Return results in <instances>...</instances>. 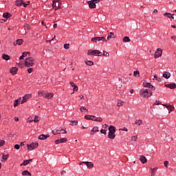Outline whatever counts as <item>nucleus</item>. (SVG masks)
<instances>
[{
  "mask_svg": "<svg viewBox=\"0 0 176 176\" xmlns=\"http://www.w3.org/2000/svg\"><path fill=\"white\" fill-rule=\"evenodd\" d=\"M165 87H168V89H170V90H173L176 88V84L175 82L166 84L165 85Z\"/></svg>",
  "mask_w": 176,
  "mask_h": 176,
  "instance_id": "obj_12",
  "label": "nucleus"
},
{
  "mask_svg": "<svg viewBox=\"0 0 176 176\" xmlns=\"http://www.w3.org/2000/svg\"><path fill=\"white\" fill-rule=\"evenodd\" d=\"M64 49H69V44H64Z\"/></svg>",
  "mask_w": 176,
  "mask_h": 176,
  "instance_id": "obj_57",
  "label": "nucleus"
},
{
  "mask_svg": "<svg viewBox=\"0 0 176 176\" xmlns=\"http://www.w3.org/2000/svg\"><path fill=\"white\" fill-rule=\"evenodd\" d=\"M164 164L165 167H168V161H165L164 162Z\"/></svg>",
  "mask_w": 176,
  "mask_h": 176,
  "instance_id": "obj_60",
  "label": "nucleus"
},
{
  "mask_svg": "<svg viewBox=\"0 0 176 176\" xmlns=\"http://www.w3.org/2000/svg\"><path fill=\"white\" fill-rule=\"evenodd\" d=\"M133 76H136V78H140V71L135 70L133 72Z\"/></svg>",
  "mask_w": 176,
  "mask_h": 176,
  "instance_id": "obj_37",
  "label": "nucleus"
},
{
  "mask_svg": "<svg viewBox=\"0 0 176 176\" xmlns=\"http://www.w3.org/2000/svg\"><path fill=\"white\" fill-rule=\"evenodd\" d=\"M124 104V102H123L122 100H118V102L117 103V107H122Z\"/></svg>",
  "mask_w": 176,
  "mask_h": 176,
  "instance_id": "obj_41",
  "label": "nucleus"
},
{
  "mask_svg": "<svg viewBox=\"0 0 176 176\" xmlns=\"http://www.w3.org/2000/svg\"><path fill=\"white\" fill-rule=\"evenodd\" d=\"M2 58H3V60H6V61H8V60H10V56H9V55L3 54L2 55Z\"/></svg>",
  "mask_w": 176,
  "mask_h": 176,
  "instance_id": "obj_24",
  "label": "nucleus"
},
{
  "mask_svg": "<svg viewBox=\"0 0 176 176\" xmlns=\"http://www.w3.org/2000/svg\"><path fill=\"white\" fill-rule=\"evenodd\" d=\"M10 71L12 75H16V74H17V71H19V69L16 67H13Z\"/></svg>",
  "mask_w": 176,
  "mask_h": 176,
  "instance_id": "obj_13",
  "label": "nucleus"
},
{
  "mask_svg": "<svg viewBox=\"0 0 176 176\" xmlns=\"http://www.w3.org/2000/svg\"><path fill=\"white\" fill-rule=\"evenodd\" d=\"M25 67L30 68V67H34V58L28 57L26 58L24 62Z\"/></svg>",
  "mask_w": 176,
  "mask_h": 176,
  "instance_id": "obj_2",
  "label": "nucleus"
},
{
  "mask_svg": "<svg viewBox=\"0 0 176 176\" xmlns=\"http://www.w3.org/2000/svg\"><path fill=\"white\" fill-rule=\"evenodd\" d=\"M157 170V168H151V176L155 175Z\"/></svg>",
  "mask_w": 176,
  "mask_h": 176,
  "instance_id": "obj_33",
  "label": "nucleus"
},
{
  "mask_svg": "<svg viewBox=\"0 0 176 176\" xmlns=\"http://www.w3.org/2000/svg\"><path fill=\"white\" fill-rule=\"evenodd\" d=\"M87 3L89 5V9H96V8H97V5L96 3L93 2L92 0L88 1Z\"/></svg>",
  "mask_w": 176,
  "mask_h": 176,
  "instance_id": "obj_10",
  "label": "nucleus"
},
{
  "mask_svg": "<svg viewBox=\"0 0 176 176\" xmlns=\"http://www.w3.org/2000/svg\"><path fill=\"white\" fill-rule=\"evenodd\" d=\"M163 54V50L160 48H157L156 52H155L154 57L155 58H159V57H162Z\"/></svg>",
  "mask_w": 176,
  "mask_h": 176,
  "instance_id": "obj_7",
  "label": "nucleus"
},
{
  "mask_svg": "<svg viewBox=\"0 0 176 176\" xmlns=\"http://www.w3.org/2000/svg\"><path fill=\"white\" fill-rule=\"evenodd\" d=\"M5 145V140H0V148Z\"/></svg>",
  "mask_w": 176,
  "mask_h": 176,
  "instance_id": "obj_49",
  "label": "nucleus"
},
{
  "mask_svg": "<svg viewBox=\"0 0 176 176\" xmlns=\"http://www.w3.org/2000/svg\"><path fill=\"white\" fill-rule=\"evenodd\" d=\"M32 71H34V68H29V69H28V74H32Z\"/></svg>",
  "mask_w": 176,
  "mask_h": 176,
  "instance_id": "obj_53",
  "label": "nucleus"
},
{
  "mask_svg": "<svg viewBox=\"0 0 176 176\" xmlns=\"http://www.w3.org/2000/svg\"><path fill=\"white\" fill-rule=\"evenodd\" d=\"M49 137H50V135L47 134H41L38 137V140H47V138H49Z\"/></svg>",
  "mask_w": 176,
  "mask_h": 176,
  "instance_id": "obj_11",
  "label": "nucleus"
},
{
  "mask_svg": "<svg viewBox=\"0 0 176 176\" xmlns=\"http://www.w3.org/2000/svg\"><path fill=\"white\" fill-rule=\"evenodd\" d=\"M67 141H68V140L66 138H63L55 140V144L56 145H58V144H63L64 142H67Z\"/></svg>",
  "mask_w": 176,
  "mask_h": 176,
  "instance_id": "obj_8",
  "label": "nucleus"
},
{
  "mask_svg": "<svg viewBox=\"0 0 176 176\" xmlns=\"http://www.w3.org/2000/svg\"><path fill=\"white\" fill-rule=\"evenodd\" d=\"M99 41L100 42H107V38H105V37L104 36H100V37H99Z\"/></svg>",
  "mask_w": 176,
  "mask_h": 176,
  "instance_id": "obj_40",
  "label": "nucleus"
},
{
  "mask_svg": "<svg viewBox=\"0 0 176 176\" xmlns=\"http://www.w3.org/2000/svg\"><path fill=\"white\" fill-rule=\"evenodd\" d=\"M91 41V42H100V37H93Z\"/></svg>",
  "mask_w": 176,
  "mask_h": 176,
  "instance_id": "obj_35",
  "label": "nucleus"
},
{
  "mask_svg": "<svg viewBox=\"0 0 176 176\" xmlns=\"http://www.w3.org/2000/svg\"><path fill=\"white\" fill-rule=\"evenodd\" d=\"M93 116L91 115H86L85 116V119H86L87 120H93L92 118Z\"/></svg>",
  "mask_w": 176,
  "mask_h": 176,
  "instance_id": "obj_38",
  "label": "nucleus"
},
{
  "mask_svg": "<svg viewBox=\"0 0 176 176\" xmlns=\"http://www.w3.org/2000/svg\"><path fill=\"white\" fill-rule=\"evenodd\" d=\"M52 8H55V10H57L58 9H60V8H61V1L58 0H54L52 1Z\"/></svg>",
  "mask_w": 176,
  "mask_h": 176,
  "instance_id": "obj_6",
  "label": "nucleus"
},
{
  "mask_svg": "<svg viewBox=\"0 0 176 176\" xmlns=\"http://www.w3.org/2000/svg\"><path fill=\"white\" fill-rule=\"evenodd\" d=\"M54 38H56V36H54V38H52L51 40H46V42L48 43H50V42H52V41H54Z\"/></svg>",
  "mask_w": 176,
  "mask_h": 176,
  "instance_id": "obj_58",
  "label": "nucleus"
},
{
  "mask_svg": "<svg viewBox=\"0 0 176 176\" xmlns=\"http://www.w3.org/2000/svg\"><path fill=\"white\" fill-rule=\"evenodd\" d=\"M28 164H30V163L28 162V161L27 160H24L22 164H21V166H28Z\"/></svg>",
  "mask_w": 176,
  "mask_h": 176,
  "instance_id": "obj_43",
  "label": "nucleus"
},
{
  "mask_svg": "<svg viewBox=\"0 0 176 176\" xmlns=\"http://www.w3.org/2000/svg\"><path fill=\"white\" fill-rule=\"evenodd\" d=\"M133 124H137L138 126H141L142 124V120H136Z\"/></svg>",
  "mask_w": 176,
  "mask_h": 176,
  "instance_id": "obj_25",
  "label": "nucleus"
},
{
  "mask_svg": "<svg viewBox=\"0 0 176 176\" xmlns=\"http://www.w3.org/2000/svg\"><path fill=\"white\" fill-rule=\"evenodd\" d=\"M14 149H16V150L20 149V145L19 144H15L14 145Z\"/></svg>",
  "mask_w": 176,
  "mask_h": 176,
  "instance_id": "obj_56",
  "label": "nucleus"
},
{
  "mask_svg": "<svg viewBox=\"0 0 176 176\" xmlns=\"http://www.w3.org/2000/svg\"><path fill=\"white\" fill-rule=\"evenodd\" d=\"M3 19H10V17H12V14L9 13V12H4L3 14Z\"/></svg>",
  "mask_w": 176,
  "mask_h": 176,
  "instance_id": "obj_18",
  "label": "nucleus"
},
{
  "mask_svg": "<svg viewBox=\"0 0 176 176\" xmlns=\"http://www.w3.org/2000/svg\"><path fill=\"white\" fill-rule=\"evenodd\" d=\"M27 54H30L29 52H24L23 54L19 57V60H23L24 57H27Z\"/></svg>",
  "mask_w": 176,
  "mask_h": 176,
  "instance_id": "obj_22",
  "label": "nucleus"
},
{
  "mask_svg": "<svg viewBox=\"0 0 176 176\" xmlns=\"http://www.w3.org/2000/svg\"><path fill=\"white\" fill-rule=\"evenodd\" d=\"M55 130L58 134H61V131H63V128L61 127L56 128Z\"/></svg>",
  "mask_w": 176,
  "mask_h": 176,
  "instance_id": "obj_42",
  "label": "nucleus"
},
{
  "mask_svg": "<svg viewBox=\"0 0 176 176\" xmlns=\"http://www.w3.org/2000/svg\"><path fill=\"white\" fill-rule=\"evenodd\" d=\"M100 1L101 0H92V1L96 4V3H99Z\"/></svg>",
  "mask_w": 176,
  "mask_h": 176,
  "instance_id": "obj_63",
  "label": "nucleus"
},
{
  "mask_svg": "<svg viewBox=\"0 0 176 176\" xmlns=\"http://www.w3.org/2000/svg\"><path fill=\"white\" fill-rule=\"evenodd\" d=\"M123 42H130V37L129 36L124 37Z\"/></svg>",
  "mask_w": 176,
  "mask_h": 176,
  "instance_id": "obj_44",
  "label": "nucleus"
},
{
  "mask_svg": "<svg viewBox=\"0 0 176 176\" xmlns=\"http://www.w3.org/2000/svg\"><path fill=\"white\" fill-rule=\"evenodd\" d=\"M94 122H102V118L101 117H96V119H92Z\"/></svg>",
  "mask_w": 176,
  "mask_h": 176,
  "instance_id": "obj_39",
  "label": "nucleus"
},
{
  "mask_svg": "<svg viewBox=\"0 0 176 176\" xmlns=\"http://www.w3.org/2000/svg\"><path fill=\"white\" fill-rule=\"evenodd\" d=\"M69 124V126H76L78 124V120H72Z\"/></svg>",
  "mask_w": 176,
  "mask_h": 176,
  "instance_id": "obj_29",
  "label": "nucleus"
},
{
  "mask_svg": "<svg viewBox=\"0 0 176 176\" xmlns=\"http://www.w3.org/2000/svg\"><path fill=\"white\" fill-rule=\"evenodd\" d=\"M87 168H93L94 167V164L92 162H87Z\"/></svg>",
  "mask_w": 176,
  "mask_h": 176,
  "instance_id": "obj_30",
  "label": "nucleus"
},
{
  "mask_svg": "<svg viewBox=\"0 0 176 176\" xmlns=\"http://www.w3.org/2000/svg\"><path fill=\"white\" fill-rule=\"evenodd\" d=\"M163 78H165V79H170V77L171 76V74H170V72H165L163 74H162Z\"/></svg>",
  "mask_w": 176,
  "mask_h": 176,
  "instance_id": "obj_16",
  "label": "nucleus"
},
{
  "mask_svg": "<svg viewBox=\"0 0 176 176\" xmlns=\"http://www.w3.org/2000/svg\"><path fill=\"white\" fill-rule=\"evenodd\" d=\"M164 107H166L168 109V111H169V113L174 109V107L170 105V104H163Z\"/></svg>",
  "mask_w": 176,
  "mask_h": 176,
  "instance_id": "obj_20",
  "label": "nucleus"
},
{
  "mask_svg": "<svg viewBox=\"0 0 176 176\" xmlns=\"http://www.w3.org/2000/svg\"><path fill=\"white\" fill-rule=\"evenodd\" d=\"M61 134H67V130L63 129L62 131L60 132Z\"/></svg>",
  "mask_w": 176,
  "mask_h": 176,
  "instance_id": "obj_59",
  "label": "nucleus"
},
{
  "mask_svg": "<svg viewBox=\"0 0 176 176\" xmlns=\"http://www.w3.org/2000/svg\"><path fill=\"white\" fill-rule=\"evenodd\" d=\"M107 131H108V130H107V129H101L100 130L101 134H104V135H105V134H107Z\"/></svg>",
  "mask_w": 176,
  "mask_h": 176,
  "instance_id": "obj_48",
  "label": "nucleus"
},
{
  "mask_svg": "<svg viewBox=\"0 0 176 176\" xmlns=\"http://www.w3.org/2000/svg\"><path fill=\"white\" fill-rule=\"evenodd\" d=\"M154 104H155V105H160V104H162V102L159 101V100H155Z\"/></svg>",
  "mask_w": 176,
  "mask_h": 176,
  "instance_id": "obj_51",
  "label": "nucleus"
},
{
  "mask_svg": "<svg viewBox=\"0 0 176 176\" xmlns=\"http://www.w3.org/2000/svg\"><path fill=\"white\" fill-rule=\"evenodd\" d=\"M140 94L141 97H143L144 98H149V90L147 89H142L140 91Z\"/></svg>",
  "mask_w": 176,
  "mask_h": 176,
  "instance_id": "obj_4",
  "label": "nucleus"
},
{
  "mask_svg": "<svg viewBox=\"0 0 176 176\" xmlns=\"http://www.w3.org/2000/svg\"><path fill=\"white\" fill-rule=\"evenodd\" d=\"M80 111V112H89V110L85 107H81Z\"/></svg>",
  "mask_w": 176,
  "mask_h": 176,
  "instance_id": "obj_36",
  "label": "nucleus"
},
{
  "mask_svg": "<svg viewBox=\"0 0 176 176\" xmlns=\"http://www.w3.org/2000/svg\"><path fill=\"white\" fill-rule=\"evenodd\" d=\"M103 56H104V57H109V53L107 51H103Z\"/></svg>",
  "mask_w": 176,
  "mask_h": 176,
  "instance_id": "obj_47",
  "label": "nucleus"
},
{
  "mask_svg": "<svg viewBox=\"0 0 176 176\" xmlns=\"http://www.w3.org/2000/svg\"><path fill=\"white\" fill-rule=\"evenodd\" d=\"M16 44L19 45V46H20L21 45H23V43L24 42V40L23 39H17L16 41Z\"/></svg>",
  "mask_w": 176,
  "mask_h": 176,
  "instance_id": "obj_34",
  "label": "nucleus"
},
{
  "mask_svg": "<svg viewBox=\"0 0 176 176\" xmlns=\"http://www.w3.org/2000/svg\"><path fill=\"white\" fill-rule=\"evenodd\" d=\"M112 38L113 39H115V38H116V36L115 35V33L114 32L109 33L108 36H107V40L109 41V40L112 39Z\"/></svg>",
  "mask_w": 176,
  "mask_h": 176,
  "instance_id": "obj_14",
  "label": "nucleus"
},
{
  "mask_svg": "<svg viewBox=\"0 0 176 176\" xmlns=\"http://www.w3.org/2000/svg\"><path fill=\"white\" fill-rule=\"evenodd\" d=\"M138 138L137 136H132L131 140L135 142V141H137Z\"/></svg>",
  "mask_w": 176,
  "mask_h": 176,
  "instance_id": "obj_52",
  "label": "nucleus"
},
{
  "mask_svg": "<svg viewBox=\"0 0 176 176\" xmlns=\"http://www.w3.org/2000/svg\"><path fill=\"white\" fill-rule=\"evenodd\" d=\"M15 3L17 6H21L24 3V0H16Z\"/></svg>",
  "mask_w": 176,
  "mask_h": 176,
  "instance_id": "obj_23",
  "label": "nucleus"
},
{
  "mask_svg": "<svg viewBox=\"0 0 176 176\" xmlns=\"http://www.w3.org/2000/svg\"><path fill=\"white\" fill-rule=\"evenodd\" d=\"M38 94L40 97H45L46 92L45 91H38Z\"/></svg>",
  "mask_w": 176,
  "mask_h": 176,
  "instance_id": "obj_27",
  "label": "nucleus"
},
{
  "mask_svg": "<svg viewBox=\"0 0 176 176\" xmlns=\"http://www.w3.org/2000/svg\"><path fill=\"white\" fill-rule=\"evenodd\" d=\"M45 96H44V98H47L48 100H50V98H53V94L52 93H46Z\"/></svg>",
  "mask_w": 176,
  "mask_h": 176,
  "instance_id": "obj_19",
  "label": "nucleus"
},
{
  "mask_svg": "<svg viewBox=\"0 0 176 176\" xmlns=\"http://www.w3.org/2000/svg\"><path fill=\"white\" fill-rule=\"evenodd\" d=\"M98 131H100L98 126H94L91 131V135H94V133H98Z\"/></svg>",
  "mask_w": 176,
  "mask_h": 176,
  "instance_id": "obj_15",
  "label": "nucleus"
},
{
  "mask_svg": "<svg viewBox=\"0 0 176 176\" xmlns=\"http://www.w3.org/2000/svg\"><path fill=\"white\" fill-rule=\"evenodd\" d=\"M148 89H152L153 91L155 90V86L152 85L151 84V86L148 87Z\"/></svg>",
  "mask_w": 176,
  "mask_h": 176,
  "instance_id": "obj_61",
  "label": "nucleus"
},
{
  "mask_svg": "<svg viewBox=\"0 0 176 176\" xmlns=\"http://www.w3.org/2000/svg\"><path fill=\"white\" fill-rule=\"evenodd\" d=\"M154 79H155V80L157 82H162V79L156 75L154 76Z\"/></svg>",
  "mask_w": 176,
  "mask_h": 176,
  "instance_id": "obj_45",
  "label": "nucleus"
},
{
  "mask_svg": "<svg viewBox=\"0 0 176 176\" xmlns=\"http://www.w3.org/2000/svg\"><path fill=\"white\" fill-rule=\"evenodd\" d=\"M102 129H103V130H107V129L108 128V124H104L102 126Z\"/></svg>",
  "mask_w": 176,
  "mask_h": 176,
  "instance_id": "obj_50",
  "label": "nucleus"
},
{
  "mask_svg": "<svg viewBox=\"0 0 176 176\" xmlns=\"http://www.w3.org/2000/svg\"><path fill=\"white\" fill-rule=\"evenodd\" d=\"M73 91H78V86L77 85L74 87Z\"/></svg>",
  "mask_w": 176,
  "mask_h": 176,
  "instance_id": "obj_62",
  "label": "nucleus"
},
{
  "mask_svg": "<svg viewBox=\"0 0 176 176\" xmlns=\"http://www.w3.org/2000/svg\"><path fill=\"white\" fill-rule=\"evenodd\" d=\"M116 133V128H115V126L110 125L109 127V133H108V138L110 140H113L116 137V135L115 134Z\"/></svg>",
  "mask_w": 176,
  "mask_h": 176,
  "instance_id": "obj_1",
  "label": "nucleus"
},
{
  "mask_svg": "<svg viewBox=\"0 0 176 176\" xmlns=\"http://www.w3.org/2000/svg\"><path fill=\"white\" fill-rule=\"evenodd\" d=\"M28 170H24L22 172V175H28Z\"/></svg>",
  "mask_w": 176,
  "mask_h": 176,
  "instance_id": "obj_55",
  "label": "nucleus"
},
{
  "mask_svg": "<svg viewBox=\"0 0 176 176\" xmlns=\"http://www.w3.org/2000/svg\"><path fill=\"white\" fill-rule=\"evenodd\" d=\"M2 160L1 162H6V160H8V159H9V154H7V155H5V154H3L2 155Z\"/></svg>",
  "mask_w": 176,
  "mask_h": 176,
  "instance_id": "obj_21",
  "label": "nucleus"
},
{
  "mask_svg": "<svg viewBox=\"0 0 176 176\" xmlns=\"http://www.w3.org/2000/svg\"><path fill=\"white\" fill-rule=\"evenodd\" d=\"M20 100H21V98L15 100L14 102V108H16V107H19V104H20Z\"/></svg>",
  "mask_w": 176,
  "mask_h": 176,
  "instance_id": "obj_26",
  "label": "nucleus"
},
{
  "mask_svg": "<svg viewBox=\"0 0 176 176\" xmlns=\"http://www.w3.org/2000/svg\"><path fill=\"white\" fill-rule=\"evenodd\" d=\"M38 146L39 143H38V142H32L30 144H27L28 151H34V149H36V148H38Z\"/></svg>",
  "mask_w": 176,
  "mask_h": 176,
  "instance_id": "obj_5",
  "label": "nucleus"
},
{
  "mask_svg": "<svg viewBox=\"0 0 176 176\" xmlns=\"http://www.w3.org/2000/svg\"><path fill=\"white\" fill-rule=\"evenodd\" d=\"M69 85L72 87H74V86H76V84H75L74 82L72 81H70L69 82Z\"/></svg>",
  "mask_w": 176,
  "mask_h": 176,
  "instance_id": "obj_54",
  "label": "nucleus"
},
{
  "mask_svg": "<svg viewBox=\"0 0 176 176\" xmlns=\"http://www.w3.org/2000/svg\"><path fill=\"white\" fill-rule=\"evenodd\" d=\"M140 160L142 164H145L147 162L146 157L144 155H140Z\"/></svg>",
  "mask_w": 176,
  "mask_h": 176,
  "instance_id": "obj_17",
  "label": "nucleus"
},
{
  "mask_svg": "<svg viewBox=\"0 0 176 176\" xmlns=\"http://www.w3.org/2000/svg\"><path fill=\"white\" fill-rule=\"evenodd\" d=\"M143 86H144V87H150L151 82H148L146 81H144L143 82Z\"/></svg>",
  "mask_w": 176,
  "mask_h": 176,
  "instance_id": "obj_32",
  "label": "nucleus"
},
{
  "mask_svg": "<svg viewBox=\"0 0 176 176\" xmlns=\"http://www.w3.org/2000/svg\"><path fill=\"white\" fill-rule=\"evenodd\" d=\"M52 133L54 134V135H56V134H58L57 133V131H56V129L52 131Z\"/></svg>",
  "mask_w": 176,
  "mask_h": 176,
  "instance_id": "obj_64",
  "label": "nucleus"
},
{
  "mask_svg": "<svg viewBox=\"0 0 176 176\" xmlns=\"http://www.w3.org/2000/svg\"><path fill=\"white\" fill-rule=\"evenodd\" d=\"M85 64L87 65H89V67H91V65H94V63L91 60H85Z\"/></svg>",
  "mask_w": 176,
  "mask_h": 176,
  "instance_id": "obj_28",
  "label": "nucleus"
},
{
  "mask_svg": "<svg viewBox=\"0 0 176 176\" xmlns=\"http://www.w3.org/2000/svg\"><path fill=\"white\" fill-rule=\"evenodd\" d=\"M174 16H175V14L169 13V15H168V19H173L174 20Z\"/></svg>",
  "mask_w": 176,
  "mask_h": 176,
  "instance_id": "obj_46",
  "label": "nucleus"
},
{
  "mask_svg": "<svg viewBox=\"0 0 176 176\" xmlns=\"http://www.w3.org/2000/svg\"><path fill=\"white\" fill-rule=\"evenodd\" d=\"M32 97V95L31 94H26L23 97V100L21 102V104H24V102H27V101L29 100V98H31Z\"/></svg>",
  "mask_w": 176,
  "mask_h": 176,
  "instance_id": "obj_9",
  "label": "nucleus"
},
{
  "mask_svg": "<svg viewBox=\"0 0 176 176\" xmlns=\"http://www.w3.org/2000/svg\"><path fill=\"white\" fill-rule=\"evenodd\" d=\"M87 54L88 56H102V52L98 50H88Z\"/></svg>",
  "mask_w": 176,
  "mask_h": 176,
  "instance_id": "obj_3",
  "label": "nucleus"
},
{
  "mask_svg": "<svg viewBox=\"0 0 176 176\" xmlns=\"http://www.w3.org/2000/svg\"><path fill=\"white\" fill-rule=\"evenodd\" d=\"M32 120H33V122H34V123H38V122H39V120H41V117L36 116L34 117V119Z\"/></svg>",
  "mask_w": 176,
  "mask_h": 176,
  "instance_id": "obj_31",
  "label": "nucleus"
}]
</instances>
